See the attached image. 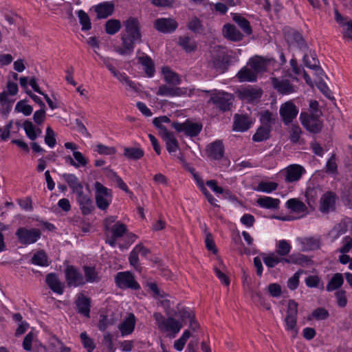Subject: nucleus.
<instances>
[{
    "label": "nucleus",
    "instance_id": "7",
    "mask_svg": "<svg viewBox=\"0 0 352 352\" xmlns=\"http://www.w3.org/2000/svg\"><path fill=\"white\" fill-rule=\"evenodd\" d=\"M320 116L309 115L306 112H302L300 120L303 126L312 133H318L322 129V122L320 120Z\"/></svg>",
    "mask_w": 352,
    "mask_h": 352
},
{
    "label": "nucleus",
    "instance_id": "54",
    "mask_svg": "<svg viewBox=\"0 0 352 352\" xmlns=\"http://www.w3.org/2000/svg\"><path fill=\"white\" fill-rule=\"evenodd\" d=\"M190 335L191 334L189 330L184 331L180 338L175 341V349L179 351H182L186 343V341L190 337Z\"/></svg>",
    "mask_w": 352,
    "mask_h": 352
},
{
    "label": "nucleus",
    "instance_id": "62",
    "mask_svg": "<svg viewBox=\"0 0 352 352\" xmlns=\"http://www.w3.org/2000/svg\"><path fill=\"white\" fill-rule=\"evenodd\" d=\"M306 202L311 207L316 203L317 190L314 188H307L305 191Z\"/></svg>",
    "mask_w": 352,
    "mask_h": 352
},
{
    "label": "nucleus",
    "instance_id": "39",
    "mask_svg": "<svg viewBox=\"0 0 352 352\" xmlns=\"http://www.w3.org/2000/svg\"><path fill=\"white\" fill-rule=\"evenodd\" d=\"M344 283L343 276L340 273H336L333 274L331 280L327 285V290L331 292L340 288Z\"/></svg>",
    "mask_w": 352,
    "mask_h": 352
},
{
    "label": "nucleus",
    "instance_id": "58",
    "mask_svg": "<svg viewBox=\"0 0 352 352\" xmlns=\"http://www.w3.org/2000/svg\"><path fill=\"white\" fill-rule=\"evenodd\" d=\"M305 283L309 287H318L322 289L324 288L323 283L318 276H309L305 279Z\"/></svg>",
    "mask_w": 352,
    "mask_h": 352
},
{
    "label": "nucleus",
    "instance_id": "24",
    "mask_svg": "<svg viewBox=\"0 0 352 352\" xmlns=\"http://www.w3.org/2000/svg\"><path fill=\"white\" fill-rule=\"evenodd\" d=\"M46 284L54 293L62 294L64 292V283H62L56 273H50L45 278Z\"/></svg>",
    "mask_w": 352,
    "mask_h": 352
},
{
    "label": "nucleus",
    "instance_id": "63",
    "mask_svg": "<svg viewBox=\"0 0 352 352\" xmlns=\"http://www.w3.org/2000/svg\"><path fill=\"white\" fill-rule=\"evenodd\" d=\"M129 261L130 265H132L137 271H141L142 267L139 263L138 254L134 249H133L129 254Z\"/></svg>",
    "mask_w": 352,
    "mask_h": 352
},
{
    "label": "nucleus",
    "instance_id": "51",
    "mask_svg": "<svg viewBox=\"0 0 352 352\" xmlns=\"http://www.w3.org/2000/svg\"><path fill=\"white\" fill-rule=\"evenodd\" d=\"M278 184L272 182H261L258 184L256 190L270 193L276 190Z\"/></svg>",
    "mask_w": 352,
    "mask_h": 352
},
{
    "label": "nucleus",
    "instance_id": "44",
    "mask_svg": "<svg viewBox=\"0 0 352 352\" xmlns=\"http://www.w3.org/2000/svg\"><path fill=\"white\" fill-rule=\"evenodd\" d=\"M271 131L272 129L268 126H261L253 135V141L258 142L267 140L270 138Z\"/></svg>",
    "mask_w": 352,
    "mask_h": 352
},
{
    "label": "nucleus",
    "instance_id": "49",
    "mask_svg": "<svg viewBox=\"0 0 352 352\" xmlns=\"http://www.w3.org/2000/svg\"><path fill=\"white\" fill-rule=\"evenodd\" d=\"M15 111L22 113L24 116H28L31 115L33 109L32 106L27 104L26 100L19 101L15 106Z\"/></svg>",
    "mask_w": 352,
    "mask_h": 352
},
{
    "label": "nucleus",
    "instance_id": "28",
    "mask_svg": "<svg viewBox=\"0 0 352 352\" xmlns=\"http://www.w3.org/2000/svg\"><path fill=\"white\" fill-rule=\"evenodd\" d=\"M177 43L187 53L195 52L197 49L195 40L188 36L179 37Z\"/></svg>",
    "mask_w": 352,
    "mask_h": 352
},
{
    "label": "nucleus",
    "instance_id": "61",
    "mask_svg": "<svg viewBox=\"0 0 352 352\" xmlns=\"http://www.w3.org/2000/svg\"><path fill=\"white\" fill-rule=\"evenodd\" d=\"M45 142L50 148H53L56 144V140L55 138V133L50 126H48L46 129V135L45 136Z\"/></svg>",
    "mask_w": 352,
    "mask_h": 352
},
{
    "label": "nucleus",
    "instance_id": "36",
    "mask_svg": "<svg viewBox=\"0 0 352 352\" xmlns=\"http://www.w3.org/2000/svg\"><path fill=\"white\" fill-rule=\"evenodd\" d=\"M82 268L86 283H98L100 280L98 272L94 267L85 265Z\"/></svg>",
    "mask_w": 352,
    "mask_h": 352
},
{
    "label": "nucleus",
    "instance_id": "31",
    "mask_svg": "<svg viewBox=\"0 0 352 352\" xmlns=\"http://www.w3.org/2000/svg\"><path fill=\"white\" fill-rule=\"evenodd\" d=\"M303 62L306 67L311 69H314L318 76H320L322 74L323 71L318 65L319 61L316 58L315 54H305L303 56Z\"/></svg>",
    "mask_w": 352,
    "mask_h": 352
},
{
    "label": "nucleus",
    "instance_id": "23",
    "mask_svg": "<svg viewBox=\"0 0 352 352\" xmlns=\"http://www.w3.org/2000/svg\"><path fill=\"white\" fill-rule=\"evenodd\" d=\"M305 173L304 168L298 164H292L285 169V181L294 182L298 181Z\"/></svg>",
    "mask_w": 352,
    "mask_h": 352
},
{
    "label": "nucleus",
    "instance_id": "9",
    "mask_svg": "<svg viewBox=\"0 0 352 352\" xmlns=\"http://www.w3.org/2000/svg\"><path fill=\"white\" fill-rule=\"evenodd\" d=\"M115 282L120 289L137 290L140 287L134 276L129 272H118L115 277Z\"/></svg>",
    "mask_w": 352,
    "mask_h": 352
},
{
    "label": "nucleus",
    "instance_id": "40",
    "mask_svg": "<svg viewBox=\"0 0 352 352\" xmlns=\"http://www.w3.org/2000/svg\"><path fill=\"white\" fill-rule=\"evenodd\" d=\"M162 138L166 141V147L169 153L175 152L178 148V142L173 134L170 132H166L162 135Z\"/></svg>",
    "mask_w": 352,
    "mask_h": 352
},
{
    "label": "nucleus",
    "instance_id": "17",
    "mask_svg": "<svg viewBox=\"0 0 352 352\" xmlns=\"http://www.w3.org/2000/svg\"><path fill=\"white\" fill-rule=\"evenodd\" d=\"M211 67L219 73H224L230 65V56L224 54L213 56L209 62Z\"/></svg>",
    "mask_w": 352,
    "mask_h": 352
},
{
    "label": "nucleus",
    "instance_id": "42",
    "mask_svg": "<svg viewBox=\"0 0 352 352\" xmlns=\"http://www.w3.org/2000/svg\"><path fill=\"white\" fill-rule=\"evenodd\" d=\"M13 100H10L8 98L6 91H3L0 94V104L2 109L0 112L3 116H7L12 109V104Z\"/></svg>",
    "mask_w": 352,
    "mask_h": 352
},
{
    "label": "nucleus",
    "instance_id": "16",
    "mask_svg": "<svg viewBox=\"0 0 352 352\" xmlns=\"http://www.w3.org/2000/svg\"><path fill=\"white\" fill-rule=\"evenodd\" d=\"M187 91V88L162 85L159 87L156 94L162 96L177 97L186 95Z\"/></svg>",
    "mask_w": 352,
    "mask_h": 352
},
{
    "label": "nucleus",
    "instance_id": "33",
    "mask_svg": "<svg viewBox=\"0 0 352 352\" xmlns=\"http://www.w3.org/2000/svg\"><path fill=\"white\" fill-rule=\"evenodd\" d=\"M232 20L239 25L245 34L249 36L252 34V29L250 22L239 14H233Z\"/></svg>",
    "mask_w": 352,
    "mask_h": 352
},
{
    "label": "nucleus",
    "instance_id": "2",
    "mask_svg": "<svg viewBox=\"0 0 352 352\" xmlns=\"http://www.w3.org/2000/svg\"><path fill=\"white\" fill-rule=\"evenodd\" d=\"M153 318L159 329L167 333L170 338H175L183 327L182 323L175 319L173 316L166 318L162 314L156 312L154 313Z\"/></svg>",
    "mask_w": 352,
    "mask_h": 352
},
{
    "label": "nucleus",
    "instance_id": "56",
    "mask_svg": "<svg viewBox=\"0 0 352 352\" xmlns=\"http://www.w3.org/2000/svg\"><path fill=\"white\" fill-rule=\"evenodd\" d=\"M112 235L117 238L122 237L126 232V226L120 222H117L110 228Z\"/></svg>",
    "mask_w": 352,
    "mask_h": 352
},
{
    "label": "nucleus",
    "instance_id": "34",
    "mask_svg": "<svg viewBox=\"0 0 352 352\" xmlns=\"http://www.w3.org/2000/svg\"><path fill=\"white\" fill-rule=\"evenodd\" d=\"M162 74L164 75V80L166 83L172 85H177L180 84L181 79L179 75L170 70L168 67H164L162 68Z\"/></svg>",
    "mask_w": 352,
    "mask_h": 352
},
{
    "label": "nucleus",
    "instance_id": "52",
    "mask_svg": "<svg viewBox=\"0 0 352 352\" xmlns=\"http://www.w3.org/2000/svg\"><path fill=\"white\" fill-rule=\"evenodd\" d=\"M78 16L79 18V22L82 25V30L84 31L90 30L91 24L88 14L83 10H79L78 12Z\"/></svg>",
    "mask_w": 352,
    "mask_h": 352
},
{
    "label": "nucleus",
    "instance_id": "45",
    "mask_svg": "<svg viewBox=\"0 0 352 352\" xmlns=\"http://www.w3.org/2000/svg\"><path fill=\"white\" fill-rule=\"evenodd\" d=\"M32 263L40 266H48L50 263L46 253L43 250H40L35 253L31 259Z\"/></svg>",
    "mask_w": 352,
    "mask_h": 352
},
{
    "label": "nucleus",
    "instance_id": "35",
    "mask_svg": "<svg viewBox=\"0 0 352 352\" xmlns=\"http://www.w3.org/2000/svg\"><path fill=\"white\" fill-rule=\"evenodd\" d=\"M138 59L139 63L142 64L144 67L146 74L149 77L153 76L155 73V66L151 58L148 55H143L138 57Z\"/></svg>",
    "mask_w": 352,
    "mask_h": 352
},
{
    "label": "nucleus",
    "instance_id": "14",
    "mask_svg": "<svg viewBox=\"0 0 352 352\" xmlns=\"http://www.w3.org/2000/svg\"><path fill=\"white\" fill-rule=\"evenodd\" d=\"M153 25L157 31L167 34L173 32L177 28L178 23L172 18H160L155 21Z\"/></svg>",
    "mask_w": 352,
    "mask_h": 352
},
{
    "label": "nucleus",
    "instance_id": "6",
    "mask_svg": "<svg viewBox=\"0 0 352 352\" xmlns=\"http://www.w3.org/2000/svg\"><path fill=\"white\" fill-rule=\"evenodd\" d=\"M178 133H184L186 136L191 138L197 136L203 127L201 123L193 122L189 120L183 123L173 122L171 124Z\"/></svg>",
    "mask_w": 352,
    "mask_h": 352
},
{
    "label": "nucleus",
    "instance_id": "3",
    "mask_svg": "<svg viewBox=\"0 0 352 352\" xmlns=\"http://www.w3.org/2000/svg\"><path fill=\"white\" fill-rule=\"evenodd\" d=\"M204 91L210 94V98L208 102L212 103L216 109L221 112H226L231 109L234 100L232 94L216 89Z\"/></svg>",
    "mask_w": 352,
    "mask_h": 352
},
{
    "label": "nucleus",
    "instance_id": "46",
    "mask_svg": "<svg viewBox=\"0 0 352 352\" xmlns=\"http://www.w3.org/2000/svg\"><path fill=\"white\" fill-rule=\"evenodd\" d=\"M286 204L287 208L294 212H303L307 210L305 204L297 199H290Z\"/></svg>",
    "mask_w": 352,
    "mask_h": 352
},
{
    "label": "nucleus",
    "instance_id": "20",
    "mask_svg": "<svg viewBox=\"0 0 352 352\" xmlns=\"http://www.w3.org/2000/svg\"><path fill=\"white\" fill-rule=\"evenodd\" d=\"M77 311L87 318L90 317L91 299L80 293L76 300Z\"/></svg>",
    "mask_w": 352,
    "mask_h": 352
},
{
    "label": "nucleus",
    "instance_id": "29",
    "mask_svg": "<svg viewBox=\"0 0 352 352\" xmlns=\"http://www.w3.org/2000/svg\"><path fill=\"white\" fill-rule=\"evenodd\" d=\"M113 9L114 6L110 2H104L95 7V11L98 19H105L111 15L113 12Z\"/></svg>",
    "mask_w": 352,
    "mask_h": 352
},
{
    "label": "nucleus",
    "instance_id": "22",
    "mask_svg": "<svg viewBox=\"0 0 352 352\" xmlns=\"http://www.w3.org/2000/svg\"><path fill=\"white\" fill-rule=\"evenodd\" d=\"M263 91L261 89L256 87H248L243 88L239 91V95L243 100L252 102L260 98L262 96Z\"/></svg>",
    "mask_w": 352,
    "mask_h": 352
},
{
    "label": "nucleus",
    "instance_id": "59",
    "mask_svg": "<svg viewBox=\"0 0 352 352\" xmlns=\"http://www.w3.org/2000/svg\"><path fill=\"white\" fill-rule=\"evenodd\" d=\"M252 298L260 305L263 306L265 309L270 310L271 309L270 304L265 301V298L260 292H253L252 293Z\"/></svg>",
    "mask_w": 352,
    "mask_h": 352
},
{
    "label": "nucleus",
    "instance_id": "60",
    "mask_svg": "<svg viewBox=\"0 0 352 352\" xmlns=\"http://www.w3.org/2000/svg\"><path fill=\"white\" fill-rule=\"evenodd\" d=\"M311 316L317 320H324L329 318V314L325 308L318 307L313 311Z\"/></svg>",
    "mask_w": 352,
    "mask_h": 352
},
{
    "label": "nucleus",
    "instance_id": "43",
    "mask_svg": "<svg viewBox=\"0 0 352 352\" xmlns=\"http://www.w3.org/2000/svg\"><path fill=\"white\" fill-rule=\"evenodd\" d=\"M276 120V116L269 111H265L261 113L260 121L262 124L261 126H268L272 129Z\"/></svg>",
    "mask_w": 352,
    "mask_h": 352
},
{
    "label": "nucleus",
    "instance_id": "15",
    "mask_svg": "<svg viewBox=\"0 0 352 352\" xmlns=\"http://www.w3.org/2000/svg\"><path fill=\"white\" fill-rule=\"evenodd\" d=\"M76 201L80 206V209L84 215H87L91 213L95 206L90 196L85 195L83 190L76 194Z\"/></svg>",
    "mask_w": 352,
    "mask_h": 352
},
{
    "label": "nucleus",
    "instance_id": "12",
    "mask_svg": "<svg viewBox=\"0 0 352 352\" xmlns=\"http://www.w3.org/2000/svg\"><path fill=\"white\" fill-rule=\"evenodd\" d=\"M338 200V197L334 192H326L322 195L320 200V211L324 214L335 211Z\"/></svg>",
    "mask_w": 352,
    "mask_h": 352
},
{
    "label": "nucleus",
    "instance_id": "26",
    "mask_svg": "<svg viewBox=\"0 0 352 352\" xmlns=\"http://www.w3.org/2000/svg\"><path fill=\"white\" fill-rule=\"evenodd\" d=\"M223 34L227 39L238 42L243 39V34L232 24H226L223 28Z\"/></svg>",
    "mask_w": 352,
    "mask_h": 352
},
{
    "label": "nucleus",
    "instance_id": "57",
    "mask_svg": "<svg viewBox=\"0 0 352 352\" xmlns=\"http://www.w3.org/2000/svg\"><path fill=\"white\" fill-rule=\"evenodd\" d=\"M291 250L290 244L285 240H280L278 242V249L275 252L278 256H284L287 255Z\"/></svg>",
    "mask_w": 352,
    "mask_h": 352
},
{
    "label": "nucleus",
    "instance_id": "25",
    "mask_svg": "<svg viewBox=\"0 0 352 352\" xmlns=\"http://www.w3.org/2000/svg\"><path fill=\"white\" fill-rule=\"evenodd\" d=\"M272 61V59L265 58L262 56H255L251 58L248 65L250 66L256 73L265 71L267 66Z\"/></svg>",
    "mask_w": 352,
    "mask_h": 352
},
{
    "label": "nucleus",
    "instance_id": "10",
    "mask_svg": "<svg viewBox=\"0 0 352 352\" xmlns=\"http://www.w3.org/2000/svg\"><path fill=\"white\" fill-rule=\"evenodd\" d=\"M65 280L68 287H79L86 283L81 272L74 266L68 265L65 270Z\"/></svg>",
    "mask_w": 352,
    "mask_h": 352
},
{
    "label": "nucleus",
    "instance_id": "41",
    "mask_svg": "<svg viewBox=\"0 0 352 352\" xmlns=\"http://www.w3.org/2000/svg\"><path fill=\"white\" fill-rule=\"evenodd\" d=\"M187 28L195 34L201 33L204 30L202 21L197 16L191 17L187 23Z\"/></svg>",
    "mask_w": 352,
    "mask_h": 352
},
{
    "label": "nucleus",
    "instance_id": "8",
    "mask_svg": "<svg viewBox=\"0 0 352 352\" xmlns=\"http://www.w3.org/2000/svg\"><path fill=\"white\" fill-rule=\"evenodd\" d=\"M298 306V305L295 300H289L286 317L285 318L286 329L292 331L294 333V336L298 334V329L296 328Z\"/></svg>",
    "mask_w": 352,
    "mask_h": 352
},
{
    "label": "nucleus",
    "instance_id": "21",
    "mask_svg": "<svg viewBox=\"0 0 352 352\" xmlns=\"http://www.w3.org/2000/svg\"><path fill=\"white\" fill-rule=\"evenodd\" d=\"M207 156L212 160H220L223 156L224 146L221 140L210 144L206 148Z\"/></svg>",
    "mask_w": 352,
    "mask_h": 352
},
{
    "label": "nucleus",
    "instance_id": "19",
    "mask_svg": "<svg viewBox=\"0 0 352 352\" xmlns=\"http://www.w3.org/2000/svg\"><path fill=\"white\" fill-rule=\"evenodd\" d=\"M252 124V121L248 116L235 114L234 116L233 130L244 132L250 129Z\"/></svg>",
    "mask_w": 352,
    "mask_h": 352
},
{
    "label": "nucleus",
    "instance_id": "1",
    "mask_svg": "<svg viewBox=\"0 0 352 352\" xmlns=\"http://www.w3.org/2000/svg\"><path fill=\"white\" fill-rule=\"evenodd\" d=\"M124 30L121 34L122 46L116 49L120 55L131 54L135 43L142 42L139 21L137 18L129 17L124 21Z\"/></svg>",
    "mask_w": 352,
    "mask_h": 352
},
{
    "label": "nucleus",
    "instance_id": "55",
    "mask_svg": "<svg viewBox=\"0 0 352 352\" xmlns=\"http://www.w3.org/2000/svg\"><path fill=\"white\" fill-rule=\"evenodd\" d=\"M80 337L82 344L87 352H92L96 348L93 340L87 336L86 332L81 333Z\"/></svg>",
    "mask_w": 352,
    "mask_h": 352
},
{
    "label": "nucleus",
    "instance_id": "47",
    "mask_svg": "<svg viewBox=\"0 0 352 352\" xmlns=\"http://www.w3.org/2000/svg\"><path fill=\"white\" fill-rule=\"evenodd\" d=\"M121 28L120 21L118 19H109L106 22L105 31L108 34L113 35Z\"/></svg>",
    "mask_w": 352,
    "mask_h": 352
},
{
    "label": "nucleus",
    "instance_id": "13",
    "mask_svg": "<svg viewBox=\"0 0 352 352\" xmlns=\"http://www.w3.org/2000/svg\"><path fill=\"white\" fill-rule=\"evenodd\" d=\"M271 81L273 87L280 94L288 95L296 91V87L287 78L273 77Z\"/></svg>",
    "mask_w": 352,
    "mask_h": 352
},
{
    "label": "nucleus",
    "instance_id": "30",
    "mask_svg": "<svg viewBox=\"0 0 352 352\" xmlns=\"http://www.w3.org/2000/svg\"><path fill=\"white\" fill-rule=\"evenodd\" d=\"M263 260L264 263L270 268L275 267L277 264L281 262H285L289 263L290 261L287 258L278 256L276 253H270L267 255L265 253H262Z\"/></svg>",
    "mask_w": 352,
    "mask_h": 352
},
{
    "label": "nucleus",
    "instance_id": "32",
    "mask_svg": "<svg viewBox=\"0 0 352 352\" xmlns=\"http://www.w3.org/2000/svg\"><path fill=\"white\" fill-rule=\"evenodd\" d=\"M280 200L278 199L270 197H259L256 200V204L263 208L275 210L279 208Z\"/></svg>",
    "mask_w": 352,
    "mask_h": 352
},
{
    "label": "nucleus",
    "instance_id": "18",
    "mask_svg": "<svg viewBox=\"0 0 352 352\" xmlns=\"http://www.w3.org/2000/svg\"><path fill=\"white\" fill-rule=\"evenodd\" d=\"M136 323V318L133 313L128 314L118 325V329L120 331L122 336H128L131 334L135 329Z\"/></svg>",
    "mask_w": 352,
    "mask_h": 352
},
{
    "label": "nucleus",
    "instance_id": "37",
    "mask_svg": "<svg viewBox=\"0 0 352 352\" xmlns=\"http://www.w3.org/2000/svg\"><path fill=\"white\" fill-rule=\"evenodd\" d=\"M236 76L240 82H254L256 80V73L246 67L242 68L238 72Z\"/></svg>",
    "mask_w": 352,
    "mask_h": 352
},
{
    "label": "nucleus",
    "instance_id": "38",
    "mask_svg": "<svg viewBox=\"0 0 352 352\" xmlns=\"http://www.w3.org/2000/svg\"><path fill=\"white\" fill-rule=\"evenodd\" d=\"M123 155L129 160H138L144 156V152L140 148L126 147L124 148Z\"/></svg>",
    "mask_w": 352,
    "mask_h": 352
},
{
    "label": "nucleus",
    "instance_id": "53",
    "mask_svg": "<svg viewBox=\"0 0 352 352\" xmlns=\"http://www.w3.org/2000/svg\"><path fill=\"white\" fill-rule=\"evenodd\" d=\"M169 122H170V120L166 116L155 118L153 121V123L155 125V126H156L161 131L162 135L163 134H166V132H169L162 124Z\"/></svg>",
    "mask_w": 352,
    "mask_h": 352
},
{
    "label": "nucleus",
    "instance_id": "5",
    "mask_svg": "<svg viewBox=\"0 0 352 352\" xmlns=\"http://www.w3.org/2000/svg\"><path fill=\"white\" fill-rule=\"evenodd\" d=\"M19 242L24 245H28L36 243L41 236V232L38 228H28L20 227L16 231Z\"/></svg>",
    "mask_w": 352,
    "mask_h": 352
},
{
    "label": "nucleus",
    "instance_id": "27",
    "mask_svg": "<svg viewBox=\"0 0 352 352\" xmlns=\"http://www.w3.org/2000/svg\"><path fill=\"white\" fill-rule=\"evenodd\" d=\"M62 177L67 183L69 187L75 195L83 190L82 184L75 175L64 173L62 175Z\"/></svg>",
    "mask_w": 352,
    "mask_h": 352
},
{
    "label": "nucleus",
    "instance_id": "50",
    "mask_svg": "<svg viewBox=\"0 0 352 352\" xmlns=\"http://www.w3.org/2000/svg\"><path fill=\"white\" fill-rule=\"evenodd\" d=\"M23 129L28 138L34 141L37 138V133L36 128L33 125L32 122L29 120H25L23 122Z\"/></svg>",
    "mask_w": 352,
    "mask_h": 352
},
{
    "label": "nucleus",
    "instance_id": "48",
    "mask_svg": "<svg viewBox=\"0 0 352 352\" xmlns=\"http://www.w3.org/2000/svg\"><path fill=\"white\" fill-rule=\"evenodd\" d=\"M302 133L301 128L297 124H292L289 129V139L292 143H298Z\"/></svg>",
    "mask_w": 352,
    "mask_h": 352
},
{
    "label": "nucleus",
    "instance_id": "64",
    "mask_svg": "<svg viewBox=\"0 0 352 352\" xmlns=\"http://www.w3.org/2000/svg\"><path fill=\"white\" fill-rule=\"evenodd\" d=\"M337 304L340 307H344L347 304V299L346 297V292L344 290H339L335 293Z\"/></svg>",
    "mask_w": 352,
    "mask_h": 352
},
{
    "label": "nucleus",
    "instance_id": "4",
    "mask_svg": "<svg viewBox=\"0 0 352 352\" xmlns=\"http://www.w3.org/2000/svg\"><path fill=\"white\" fill-rule=\"evenodd\" d=\"M94 188L97 207L102 210H107L112 200L111 190L108 189L99 182H95Z\"/></svg>",
    "mask_w": 352,
    "mask_h": 352
},
{
    "label": "nucleus",
    "instance_id": "11",
    "mask_svg": "<svg viewBox=\"0 0 352 352\" xmlns=\"http://www.w3.org/2000/svg\"><path fill=\"white\" fill-rule=\"evenodd\" d=\"M279 113L285 124L292 123L298 113V109L292 100H289L281 104Z\"/></svg>",
    "mask_w": 352,
    "mask_h": 352
}]
</instances>
